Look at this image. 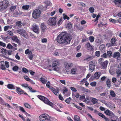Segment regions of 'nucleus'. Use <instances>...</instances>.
Here are the masks:
<instances>
[{"label":"nucleus","mask_w":121,"mask_h":121,"mask_svg":"<svg viewBox=\"0 0 121 121\" xmlns=\"http://www.w3.org/2000/svg\"><path fill=\"white\" fill-rule=\"evenodd\" d=\"M73 104L75 107L80 110H82V108H81L79 106L76 105L75 104Z\"/></svg>","instance_id":"nucleus-59"},{"label":"nucleus","mask_w":121,"mask_h":121,"mask_svg":"<svg viewBox=\"0 0 121 121\" xmlns=\"http://www.w3.org/2000/svg\"><path fill=\"white\" fill-rule=\"evenodd\" d=\"M19 109L21 111L23 112H25V111L23 107L21 106H19Z\"/></svg>","instance_id":"nucleus-53"},{"label":"nucleus","mask_w":121,"mask_h":121,"mask_svg":"<svg viewBox=\"0 0 121 121\" xmlns=\"http://www.w3.org/2000/svg\"><path fill=\"white\" fill-rule=\"evenodd\" d=\"M113 2L117 6L121 8V0H113Z\"/></svg>","instance_id":"nucleus-13"},{"label":"nucleus","mask_w":121,"mask_h":121,"mask_svg":"<svg viewBox=\"0 0 121 121\" xmlns=\"http://www.w3.org/2000/svg\"><path fill=\"white\" fill-rule=\"evenodd\" d=\"M86 80L85 78L83 79L80 82V83L81 85H82L83 83L85 82V81Z\"/></svg>","instance_id":"nucleus-64"},{"label":"nucleus","mask_w":121,"mask_h":121,"mask_svg":"<svg viewBox=\"0 0 121 121\" xmlns=\"http://www.w3.org/2000/svg\"><path fill=\"white\" fill-rule=\"evenodd\" d=\"M37 96L39 99L45 103L50 105L52 107H53L54 104L50 102L46 97L41 95H38Z\"/></svg>","instance_id":"nucleus-2"},{"label":"nucleus","mask_w":121,"mask_h":121,"mask_svg":"<svg viewBox=\"0 0 121 121\" xmlns=\"http://www.w3.org/2000/svg\"><path fill=\"white\" fill-rule=\"evenodd\" d=\"M116 73L117 74V76L119 78L120 75H121V64H119L117 68Z\"/></svg>","instance_id":"nucleus-8"},{"label":"nucleus","mask_w":121,"mask_h":121,"mask_svg":"<svg viewBox=\"0 0 121 121\" xmlns=\"http://www.w3.org/2000/svg\"><path fill=\"white\" fill-rule=\"evenodd\" d=\"M108 61H106L103 62L101 64L103 69L106 68L107 67V65L108 64Z\"/></svg>","instance_id":"nucleus-17"},{"label":"nucleus","mask_w":121,"mask_h":121,"mask_svg":"<svg viewBox=\"0 0 121 121\" xmlns=\"http://www.w3.org/2000/svg\"><path fill=\"white\" fill-rule=\"evenodd\" d=\"M98 115L99 116L104 118L105 117V116L102 113L99 112V113Z\"/></svg>","instance_id":"nucleus-63"},{"label":"nucleus","mask_w":121,"mask_h":121,"mask_svg":"<svg viewBox=\"0 0 121 121\" xmlns=\"http://www.w3.org/2000/svg\"><path fill=\"white\" fill-rule=\"evenodd\" d=\"M96 84V82H91L90 83V85L92 86H95Z\"/></svg>","instance_id":"nucleus-50"},{"label":"nucleus","mask_w":121,"mask_h":121,"mask_svg":"<svg viewBox=\"0 0 121 121\" xmlns=\"http://www.w3.org/2000/svg\"><path fill=\"white\" fill-rule=\"evenodd\" d=\"M77 87L78 89V90L80 91H82L84 87L80 86H77Z\"/></svg>","instance_id":"nucleus-46"},{"label":"nucleus","mask_w":121,"mask_h":121,"mask_svg":"<svg viewBox=\"0 0 121 121\" xmlns=\"http://www.w3.org/2000/svg\"><path fill=\"white\" fill-rule=\"evenodd\" d=\"M7 88L10 89L14 90L15 89L16 87L13 84H8L7 86Z\"/></svg>","instance_id":"nucleus-15"},{"label":"nucleus","mask_w":121,"mask_h":121,"mask_svg":"<svg viewBox=\"0 0 121 121\" xmlns=\"http://www.w3.org/2000/svg\"><path fill=\"white\" fill-rule=\"evenodd\" d=\"M105 45L104 44H102L99 47V48L100 50L101 51L102 50L104 51L105 50Z\"/></svg>","instance_id":"nucleus-34"},{"label":"nucleus","mask_w":121,"mask_h":121,"mask_svg":"<svg viewBox=\"0 0 121 121\" xmlns=\"http://www.w3.org/2000/svg\"><path fill=\"white\" fill-rule=\"evenodd\" d=\"M0 46H2L4 47H6V45L5 43L0 41Z\"/></svg>","instance_id":"nucleus-58"},{"label":"nucleus","mask_w":121,"mask_h":121,"mask_svg":"<svg viewBox=\"0 0 121 121\" xmlns=\"http://www.w3.org/2000/svg\"><path fill=\"white\" fill-rule=\"evenodd\" d=\"M89 70H91L92 71L94 70L95 69V63L94 62H93V61H91L89 63Z\"/></svg>","instance_id":"nucleus-11"},{"label":"nucleus","mask_w":121,"mask_h":121,"mask_svg":"<svg viewBox=\"0 0 121 121\" xmlns=\"http://www.w3.org/2000/svg\"><path fill=\"white\" fill-rule=\"evenodd\" d=\"M103 89V87L102 86H100L97 88V91L99 92H101Z\"/></svg>","instance_id":"nucleus-42"},{"label":"nucleus","mask_w":121,"mask_h":121,"mask_svg":"<svg viewBox=\"0 0 121 121\" xmlns=\"http://www.w3.org/2000/svg\"><path fill=\"white\" fill-rule=\"evenodd\" d=\"M94 9L93 8L91 7L89 8V11L91 13H92L94 12Z\"/></svg>","instance_id":"nucleus-54"},{"label":"nucleus","mask_w":121,"mask_h":121,"mask_svg":"<svg viewBox=\"0 0 121 121\" xmlns=\"http://www.w3.org/2000/svg\"><path fill=\"white\" fill-rule=\"evenodd\" d=\"M94 58L93 56H89L88 57L86 58V59L84 60H86L89 61L92 59Z\"/></svg>","instance_id":"nucleus-29"},{"label":"nucleus","mask_w":121,"mask_h":121,"mask_svg":"<svg viewBox=\"0 0 121 121\" xmlns=\"http://www.w3.org/2000/svg\"><path fill=\"white\" fill-rule=\"evenodd\" d=\"M44 3L46 4H47V6H50L52 4V3L50 2L48 0H46L44 2Z\"/></svg>","instance_id":"nucleus-26"},{"label":"nucleus","mask_w":121,"mask_h":121,"mask_svg":"<svg viewBox=\"0 0 121 121\" xmlns=\"http://www.w3.org/2000/svg\"><path fill=\"white\" fill-rule=\"evenodd\" d=\"M1 50V53L3 54H5V55H6V54H7V50H6L5 49H4L3 48H2Z\"/></svg>","instance_id":"nucleus-28"},{"label":"nucleus","mask_w":121,"mask_h":121,"mask_svg":"<svg viewBox=\"0 0 121 121\" xmlns=\"http://www.w3.org/2000/svg\"><path fill=\"white\" fill-rule=\"evenodd\" d=\"M87 48H88L90 50L93 51L94 50L93 47L90 45L89 43H87L86 44Z\"/></svg>","instance_id":"nucleus-22"},{"label":"nucleus","mask_w":121,"mask_h":121,"mask_svg":"<svg viewBox=\"0 0 121 121\" xmlns=\"http://www.w3.org/2000/svg\"><path fill=\"white\" fill-rule=\"evenodd\" d=\"M28 56L29 59L31 60H32L34 56L32 54V53L31 54H30L28 55Z\"/></svg>","instance_id":"nucleus-40"},{"label":"nucleus","mask_w":121,"mask_h":121,"mask_svg":"<svg viewBox=\"0 0 121 121\" xmlns=\"http://www.w3.org/2000/svg\"><path fill=\"white\" fill-rule=\"evenodd\" d=\"M32 29L33 31L36 33L38 34L39 33L38 27L35 24L33 25Z\"/></svg>","instance_id":"nucleus-12"},{"label":"nucleus","mask_w":121,"mask_h":121,"mask_svg":"<svg viewBox=\"0 0 121 121\" xmlns=\"http://www.w3.org/2000/svg\"><path fill=\"white\" fill-rule=\"evenodd\" d=\"M7 54L9 55H11L13 52L11 50H7Z\"/></svg>","instance_id":"nucleus-57"},{"label":"nucleus","mask_w":121,"mask_h":121,"mask_svg":"<svg viewBox=\"0 0 121 121\" xmlns=\"http://www.w3.org/2000/svg\"><path fill=\"white\" fill-rule=\"evenodd\" d=\"M13 46L10 43H9L8 44L6 48H8L11 49L12 48Z\"/></svg>","instance_id":"nucleus-48"},{"label":"nucleus","mask_w":121,"mask_h":121,"mask_svg":"<svg viewBox=\"0 0 121 121\" xmlns=\"http://www.w3.org/2000/svg\"><path fill=\"white\" fill-rule=\"evenodd\" d=\"M104 112L107 115H108L111 117V118H112V117H116V119H117V117H116L113 114V113L112 112L110 111L109 110L107 109Z\"/></svg>","instance_id":"nucleus-10"},{"label":"nucleus","mask_w":121,"mask_h":121,"mask_svg":"<svg viewBox=\"0 0 121 121\" xmlns=\"http://www.w3.org/2000/svg\"><path fill=\"white\" fill-rule=\"evenodd\" d=\"M16 24L17 26H18L20 27L22 25V23L21 21L17 22L16 23Z\"/></svg>","instance_id":"nucleus-25"},{"label":"nucleus","mask_w":121,"mask_h":121,"mask_svg":"<svg viewBox=\"0 0 121 121\" xmlns=\"http://www.w3.org/2000/svg\"><path fill=\"white\" fill-rule=\"evenodd\" d=\"M25 53L26 54H31L32 53V52L31 51H30L29 49H27L26 50L25 52Z\"/></svg>","instance_id":"nucleus-36"},{"label":"nucleus","mask_w":121,"mask_h":121,"mask_svg":"<svg viewBox=\"0 0 121 121\" xmlns=\"http://www.w3.org/2000/svg\"><path fill=\"white\" fill-rule=\"evenodd\" d=\"M41 27L42 31L44 32L47 27L44 25V23H42L41 25Z\"/></svg>","instance_id":"nucleus-21"},{"label":"nucleus","mask_w":121,"mask_h":121,"mask_svg":"<svg viewBox=\"0 0 121 121\" xmlns=\"http://www.w3.org/2000/svg\"><path fill=\"white\" fill-rule=\"evenodd\" d=\"M67 26L69 28H71L72 27V26L71 24V23L70 22L69 23L67 24Z\"/></svg>","instance_id":"nucleus-62"},{"label":"nucleus","mask_w":121,"mask_h":121,"mask_svg":"<svg viewBox=\"0 0 121 121\" xmlns=\"http://www.w3.org/2000/svg\"><path fill=\"white\" fill-rule=\"evenodd\" d=\"M4 64V61H1L0 62V68L3 70H5L6 69Z\"/></svg>","instance_id":"nucleus-16"},{"label":"nucleus","mask_w":121,"mask_h":121,"mask_svg":"<svg viewBox=\"0 0 121 121\" xmlns=\"http://www.w3.org/2000/svg\"><path fill=\"white\" fill-rule=\"evenodd\" d=\"M76 70V69L75 68H73L72 69L71 71V74H75Z\"/></svg>","instance_id":"nucleus-24"},{"label":"nucleus","mask_w":121,"mask_h":121,"mask_svg":"<svg viewBox=\"0 0 121 121\" xmlns=\"http://www.w3.org/2000/svg\"><path fill=\"white\" fill-rule=\"evenodd\" d=\"M100 72H96L94 74L95 78L98 79L100 76Z\"/></svg>","instance_id":"nucleus-19"},{"label":"nucleus","mask_w":121,"mask_h":121,"mask_svg":"<svg viewBox=\"0 0 121 121\" xmlns=\"http://www.w3.org/2000/svg\"><path fill=\"white\" fill-rule=\"evenodd\" d=\"M120 56V53L118 52H116L114 53L113 56V57L114 58H115L117 57V59H119L118 58H119Z\"/></svg>","instance_id":"nucleus-18"},{"label":"nucleus","mask_w":121,"mask_h":121,"mask_svg":"<svg viewBox=\"0 0 121 121\" xmlns=\"http://www.w3.org/2000/svg\"><path fill=\"white\" fill-rule=\"evenodd\" d=\"M59 64L58 61H54L52 65L53 69L55 71H57L59 70V69L57 65Z\"/></svg>","instance_id":"nucleus-9"},{"label":"nucleus","mask_w":121,"mask_h":121,"mask_svg":"<svg viewBox=\"0 0 121 121\" xmlns=\"http://www.w3.org/2000/svg\"><path fill=\"white\" fill-rule=\"evenodd\" d=\"M21 86L26 88H28V85L26 84H22L21 85Z\"/></svg>","instance_id":"nucleus-55"},{"label":"nucleus","mask_w":121,"mask_h":121,"mask_svg":"<svg viewBox=\"0 0 121 121\" xmlns=\"http://www.w3.org/2000/svg\"><path fill=\"white\" fill-rule=\"evenodd\" d=\"M41 12L37 9L34 11L32 13V16L33 18L35 19L38 18L40 16Z\"/></svg>","instance_id":"nucleus-7"},{"label":"nucleus","mask_w":121,"mask_h":121,"mask_svg":"<svg viewBox=\"0 0 121 121\" xmlns=\"http://www.w3.org/2000/svg\"><path fill=\"white\" fill-rule=\"evenodd\" d=\"M40 81L43 84H45L47 82V81L43 78H40Z\"/></svg>","instance_id":"nucleus-33"},{"label":"nucleus","mask_w":121,"mask_h":121,"mask_svg":"<svg viewBox=\"0 0 121 121\" xmlns=\"http://www.w3.org/2000/svg\"><path fill=\"white\" fill-rule=\"evenodd\" d=\"M62 19L61 18L60 20L58 21L57 23V24L58 25H60L62 24Z\"/></svg>","instance_id":"nucleus-56"},{"label":"nucleus","mask_w":121,"mask_h":121,"mask_svg":"<svg viewBox=\"0 0 121 121\" xmlns=\"http://www.w3.org/2000/svg\"><path fill=\"white\" fill-rule=\"evenodd\" d=\"M17 32L18 33L23 36L26 39H27L28 38V34L26 32L25 30H24L21 29L17 30Z\"/></svg>","instance_id":"nucleus-6"},{"label":"nucleus","mask_w":121,"mask_h":121,"mask_svg":"<svg viewBox=\"0 0 121 121\" xmlns=\"http://www.w3.org/2000/svg\"><path fill=\"white\" fill-rule=\"evenodd\" d=\"M92 99H91V102L93 103L94 104H96L97 103V99L95 98H91Z\"/></svg>","instance_id":"nucleus-31"},{"label":"nucleus","mask_w":121,"mask_h":121,"mask_svg":"<svg viewBox=\"0 0 121 121\" xmlns=\"http://www.w3.org/2000/svg\"><path fill=\"white\" fill-rule=\"evenodd\" d=\"M94 38L93 36H90L89 38V39L91 42H93L94 40Z\"/></svg>","instance_id":"nucleus-38"},{"label":"nucleus","mask_w":121,"mask_h":121,"mask_svg":"<svg viewBox=\"0 0 121 121\" xmlns=\"http://www.w3.org/2000/svg\"><path fill=\"white\" fill-rule=\"evenodd\" d=\"M71 40L69 35L65 32L61 33L57 37V42L61 44H66L69 43Z\"/></svg>","instance_id":"nucleus-1"},{"label":"nucleus","mask_w":121,"mask_h":121,"mask_svg":"<svg viewBox=\"0 0 121 121\" xmlns=\"http://www.w3.org/2000/svg\"><path fill=\"white\" fill-rule=\"evenodd\" d=\"M24 105L25 107L27 108H30L31 107L30 105L27 103H25L24 104Z\"/></svg>","instance_id":"nucleus-39"},{"label":"nucleus","mask_w":121,"mask_h":121,"mask_svg":"<svg viewBox=\"0 0 121 121\" xmlns=\"http://www.w3.org/2000/svg\"><path fill=\"white\" fill-rule=\"evenodd\" d=\"M22 70L23 72L25 73H27L28 72V70L26 68H23L22 69Z\"/></svg>","instance_id":"nucleus-45"},{"label":"nucleus","mask_w":121,"mask_h":121,"mask_svg":"<svg viewBox=\"0 0 121 121\" xmlns=\"http://www.w3.org/2000/svg\"><path fill=\"white\" fill-rule=\"evenodd\" d=\"M110 95L112 97H114L115 96H116V94L114 92L111 90H110Z\"/></svg>","instance_id":"nucleus-32"},{"label":"nucleus","mask_w":121,"mask_h":121,"mask_svg":"<svg viewBox=\"0 0 121 121\" xmlns=\"http://www.w3.org/2000/svg\"><path fill=\"white\" fill-rule=\"evenodd\" d=\"M59 50L57 49L56 50L53 52V55L55 56H57L58 55V51Z\"/></svg>","instance_id":"nucleus-43"},{"label":"nucleus","mask_w":121,"mask_h":121,"mask_svg":"<svg viewBox=\"0 0 121 121\" xmlns=\"http://www.w3.org/2000/svg\"><path fill=\"white\" fill-rule=\"evenodd\" d=\"M19 69V67L17 66H15L13 67L12 68L13 71H17Z\"/></svg>","instance_id":"nucleus-35"},{"label":"nucleus","mask_w":121,"mask_h":121,"mask_svg":"<svg viewBox=\"0 0 121 121\" xmlns=\"http://www.w3.org/2000/svg\"><path fill=\"white\" fill-rule=\"evenodd\" d=\"M73 65L71 63H68L66 64L65 65V68H66L69 69Z\"/></svg>","instance_id":"nucleus-23"},{"label":"nucleus","mask_w":121,"mask_h":121,"mask_svg":"<svg viewBox=\"0 0 121 121\" xmlns=\"http://www.w3.org/2000/svg\"><path fill=\"white\" fill-rule=\"evenodd\" d=\"M9 4V2L7 0H4L0 2V10H3L6 9Z\"/></svg>","instance_id":"nucleus-3"},{"label":"nucleus","mask_w":121,"mask_h":121,"mask_svg":"<svg viewBox=\"0 0 121 121\" xmlns=\"http://www.w3.org/2000/svg\"><path fill=\"white\" fill-rule=\"evenodd\" d=\"M71 98L70 97H69L65 100V102L67 104H69L70 101L71 100Z\"/></svg>","instance_id":"nucleus-44"},{"label":"nucleus","mask_w":121,"mask_h":121,"mask_svg":"<svg viewBox=\"0 0 121 121\" xmlns=\"http://www.w3.org/2000/svg\"><path fill=\"white\" fill-rule=\"evenodd\" d=\"M111 42L112 43L114 44L115 42V38H113L111 40Z\"/></svg>","instance_id":"nucleus-60"},{"label":"nucleus","mask_w":121,"mask_h":121,"mask_svg":"<svg viewBox=\"0 0 121 121\" xmlns=\"http://www.w3.org/2000/svg\"><path fill=\"white\" fill-rule=\"evenodd\" d=\"M17 89L16 90L17 91V93L20 94H23L24 93V91L23 90L21 89L20 88L18 87H16Z\"/></svg>","instance_id":"nucleus-14"},{"label":"nucleus","mask_w":121,"mask_h":121,"mask_svg":"<svg viewBox=\"0 0 121 121\" xmlns=\"http://www.w3.org/2000/svg\"><path fill=\"white\" fill-rule=\"evenodd\" d=\"M38 9H37L39 10V11H43V6L42 5H40L38 7Z\"/></svg>","instance_id":"nucleus-27"},{"label":"nucleus","mask_w":121,"mask_h":121,"mask_svg":"<svg viewBox=\"0 0 121 121\" xmlns=\"http://www.w3.org/2000/svg\"><path fill=\"white\" fill-rule=\"evenodd\" d=\"M109 21L114 23H115L116 22V20L112 18L110 19L109 20Z\"/></svg>","instance_id":"nucleus-52"},{"label":"nucleus","mask_w":121,"mask_h":121,"mask_svg":"<svg viewBox=\"0 0 121 121\" xmlns=\"http://www.w3.org/2000/svg\"><path fill=\"white\" fill-rule=\"evenodd\" d=\"M56 17L55 16V17L51 18L49 19L47 22V23L50 26H54L56 24Z\"/></svg>","instance_id":"nucleus-4"},{"label":"nucleus","mask_w":121,"mask_h":121,"mask_svg":"<svg viewBox=\"0 0 121 121\" xmlns=\"http://www.w3.org/2000/svg\"><path fill=\"white\" fill-rule=\"evenodd\" d=\"M111 80L109 79H107L106 82V83L107 86V87L110 88L111 86Z\"/></svg>","instance_id":"nucleus-20"},{"label":"nucleus","mask_w":121,"mask_h":121,"mask_svg":"<svg viewBox=\"0 0 121 121\" xmlns=\"http://www.w3.org/2000/svg\"><path fill=\"white\" fill-rule=\"evenodd\" d=\"M18 53H17L15 56V57L18 60H19L20 59V57L18 55Z\"/></svg>","instance_id":"nucleus-61"},{"label":"nucleus","mask_w":121,"mask_h":121,"mask_svg":"<svg viewBox=\"0 0 121 121\" xmlns=\"http://www.w3.org/2000/svg\"><path fill=\"white\" fill-rule=\"evenodd\" d=\"M29 6L28 5H23L22 7V8L25 9V10H28V9L29 8Z\"/></svg>","instance_id":"nucleus-41"},{"label":"nucleus","mask_w":121,"mask_h":121,"mask_svg":"<svg viewBox=\"0 0 121 121\" xmlns=\"http://www.w3.org/2000/svg\"><path fill=\"white\" fill-rule=\"evenodd\" d=\"M95 56H100V52L99 51H96L95 53Z\"/></svg>","instance_id":"nucleus-51"},{"label":"nucleus","mask_w":121,"mask_h":121,"mask_svg":"<svg viewBox=\"0 0 121 121\" xmlns=\"http://www.w3.org/2000/svg\"><path fill=\"white\" fill-rule=\"evenodd\" d=\"M39 120L40 121H44L47 120L48 121H50L51 119L48 115L44 114L40 115L39 117Z\"/></svg>","instance_id":"nucleus-5"},{"label":"nucleus","mask_w":121,"mask_h":121,"mask_svg":"<svg viewBox=\"0 0 121 121\" xmlns=\"http://www.w3.org/2000/svg\"><path fill=\"white\" fill-rule=\"evenodd\" d=\"M49 88H50L52 91L56 95H57V94H56V90H55V89L52 86Z\"/></svg>","instance_id":"nucleus-37"},{"label":"nucleus","mask_w":121,"mask_h":121,"mask_svg":"<svg viewBox=\"0 0 121 121\" xmlns=\"http://www.w3.org/2000/svg\"><path fill=\"white\" fill-rule=\"evenodd\" d=\"M80 119V117L77 115L75 116L74 117V120L75 121H79Z\"/></svg>","instance_id":"nucleus-30"},{"label":"nucleus","mask_w":121,"mask_h":121,"mask_svg":"<svg viewBox=\"0 0 121 121\" xmlns=\"http://www.w3.org/2000/svg\"><path fill=\"white\" fill-rule=\"evenodd\" d=\"M100 101L102 102L105 105H107V106L109 107L110 106L109 104V103H106V102L105 101H104L102 100H100Z\"/></svg>","instance_id":"nucleus-47"},{"label":"nucleus","mask_w":121,"mask_h":121,"mask_svg":"<svg viewBox=\"0 0 121 121\" xmlns=\"http://www.w3.org/2000/svg\"><path fill=\"white\" fill-rule=\"evenodd\" d=\"M112 52L111 51H107V55L108 56H110L112 55Z\"/></svg>","instance_id":"nucleus-49"}]
</instances>
